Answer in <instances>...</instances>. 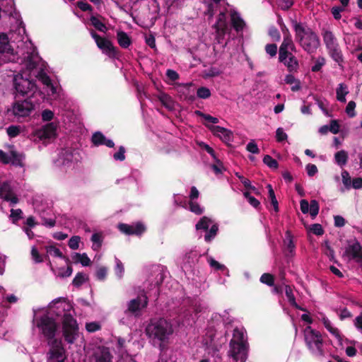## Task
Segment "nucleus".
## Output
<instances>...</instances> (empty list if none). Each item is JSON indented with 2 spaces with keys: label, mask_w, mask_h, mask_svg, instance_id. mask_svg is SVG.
<instances>
[{
  "label": "nucleus",
  "mask_w": 362,
  "mask_h": 362,
  "mask_svg": "<svg viewBox=\"0 0 362 362\" xmlns=\"http://www.w3.org/2000/svg\"><path fill=\"white\" fill-rule=\"evenodd\" d=\"M49 308L50 309L56 308L57 311L53 310L55 315L62 317V332L64 340L68 344H74L78 337L79 329L76 320L70 313L73 309L72 305L67 303L65 298H59L53 300Z\"/></svg>",
  "instance_id": "1"
},
{
  "label": "nucleus",
  "mask_w": 362,
  "mask_h": 362,
  "mask_svg": "<svg viewBox=\"0 0 362 362\" xmlns=\"http://www.w3.org/2000/svg\"><path fill=\"white\" fill-rule=\"evenodd\" d=\"M173 332L172 323L165 318L152 319L146 327V335L153 341L158 342L160 351L166 349Z\"/></svg>",
  "instance_id": "2"
},
{
  "label": "nucleus",
  "mask_w": 362,
  "mask_h": 362,
  "mask_svg": "<svg viewBox=\"0 0 362 362\" xmlns=\"http://www.w3.org/2000/svg\"><path fill=\"white\" fill-rule=\"evenodd\" d=\"M296 40L309 54L315 52L320 45L317 35L310 28H305L300 23L293 21Z\"/></svg>",
  "instance_id": "3"
},
{
  "label": "nucleus",
  "mask_w": 362,
  "mask_h": 362,
  "mask_svg": "<svg viewBox=\"0 0 362 362\" xmlns=\"http://www.w3.org/2000/svg\"><path fill=\"white\" fill-rule=\"evenodd\" d=\"M37 327L47 339H53L58 330V325L55 320L47 315H44L38 319Z\"/></svg>",
  "instance_id": "4"
},
{
  "label": "nucleus",
  "mask_w": 362,
  "mask_h": 362,
  "mask_svg": "<svg viewBox=\"0 0 362 362\" xmlns=\"http://www.w3.org/2000/svg\"><path fill=\"white\" fill-rule=\"evenodd\" d=\"M90 35L95 40L97 47L103 54L107 55L110 58H117L119 51L110 40L101 37L93 30H90Z\"/></svg>",
  "instance_id": "5"
},
{
  "label": "nucleus",
  "mask_w": 362,
  "mask_h": 362,
  "mask_svg": "<svg viewBox=\"0 0 362 362\" xmlns=\"http://www.w3.org/2000/svg\"><path fill=\"white\" fill-rule=\"evenodd\" d=\"M13 113L18 117L29 116L35 109V105L30 98L21 100L16 98L15 103L13 104Z\"/></svg>",
  "instance_id": "6"
},
{
  "label": "nucleus",
  "mask_w": 362,
  "mask_h": 362,
  "mask_svg": "<svg viewBox=\"0 0 362 362\" xmlns=\"http://www.w3.org/2000/svg\"><path fill=\"white\" fill-rule=\"evenodd\" d=\"M228 356L235 362H245L247 359V348L244 341H236L232 339L230 341V350Z\"/></svg>",
  "instance_id": "7"
},
{
  "label": "nucleus",
  "mask_w": 362,
  "mask_h": 362,
  "mask_svg": "<svg viewBox=\"0 0 362 362\" xmlns=\"http://www.w3.org/2000/svg\"><path fill=\"white\" fill-rule=\"evenodd\" d=\"M309 331H306L305 334V340L308 348L313 351V345H315L317 350L322 354L323 350L322 349L323 341L322 335L319 331H316L308 327Z\"/></svg>",
  "instance_id": "8"
},
{
  "label": "nucleus",
  "mask_w": 362,
  "mask_h": 362,
  "mask_svg": "<svg viewBox=\"0 0 362 362\" xmlns=\"http://www.w3.org/2000/svg\"><path fill=\"white\" fill-rule=\"evenodd\" d=\"M148 303V297L146 293L139 294L136 298L131 300L127 304V309L125 313H130L134 316L139 315V311L147 307Z\"/></svg>",
  "instance_id": "9"
},
{
  "label": "nucleus",
  "mask_w": 362,
  "mask_h": 362,
  "mask_svg": "<svg viewBox=\"0 0 362 362\" xmlns=\"http://www.w3.org/2000/svg\"><path fill=\"white\" fill-rule=\"evenodd\" d=\"M14 86L18 93L16 98H18V95L24 96L28 94V92L34 91L36 89V85L33 81L24 79L23 78H21L19 81L15 79Z\"/></svg>",
  "instance_id": "10"
},
{
  "label": "nucleus",
  "mask_w": 362,
  "mask_h": 362,
  "mask_svg": "<svg viewBox=\"0 0 362 362\" xmlns=\"http://www.w3.org/2000/svg\"><path fill=\"white\" fill-rule=\"evenodd\" d=\"M118 228L122 233L129 235H141L146 230L145 226L141 222H137L136 223L132 225L119 223L118 225Z\"/></svg>",
  "instance_id": "11"
},
{
  "label": "nucleus",
  "mask_w": 362,
  "mask_h": 362,
  "mask_svg": "<svg viewBox=\"0 0 362 362\" xmlns=\"http://www.w3.org/2000/svg\"><path fill=\"white\" fill-rule=\"evenodd\" d=\"M92 358L94 362H112L113 356L108 347L99 346L94 349Z\"/></svg>",
  "instance_id": "12"
},
{
  "label": "nucleus",
  "mask_w": 362,
  "mask_h": 362,
  "mask_svg": "<svg viewBox=\"0 0 362 362\" xmlns=\"http://www.w3.org/2000/svg\"><path fill=\"white\" fill-rule=\"evenodd\" d=\"M0 198L6 202H10L11 205L17 204L19 201L8 182H0Z\"/></svg>",
  "instance_id": "13"
},
{
  "label": "nucleus",
  "mask_w": 362,
  "mask_h": 362,
  "mask_svg": "<svg viewBox=\"0 0 362 362\" xmlns=\"http://www.w3.org/2000/svg\"><path fill=\"white\" fill-rule=\"evenodd\" d=\"M57 125L54 122H49L39 129L37 132L38 138L41 140L54 138L57 136Z\"/></svg>",
  "instance_id": "14"
},
{
  "label": "nucleus",
  "mask_w": 362,
  "mask_h": 362,
  "mask_svg": "<svg viewBox=\"0 0 362 362\" xmlns=\"http://www.w3.org/2000/svg\"><path fill=\"white\" fill-rule=\"evenodd\" d=\"M205 126L207 127L214 135L219 136L225 142H229L233 139L232 132L224 127L207 124H205Z\"/></svg>",
  "instance_id": "15"
},
{
  "label": "nucleus",
  "mask_w": 362,
  "mask_h": 362,
  "mask_svg": "<svg viewBox=\"0 0 362 362\" xmlns=\"http://www.w3.org/2000/svg\"><path fill=\"white\" fill-rule=\"evenodd\" d=\"M291 35L290 33H287L284 36V40L280 45L279 51V60L280 62H284L287 57L289 56L291 52H288L290 48V42L291 40Z\"/></svg>",
  "instance_id": "16"
},
{
  "label": "nucleus",
  "mask_w": 362,
  "mask_h": 362,
  "mask_svg": "<svg viewBox=\"0 0 362 362\" xmlns=\"http://www.w3.org/2000/svg\"><path fill=\"white\" fill-rule=\"evenodd\" d=\"M321 35L327 49L339 45L337 37L332 31L322 28Z\"/></svg>",
  "instance_id": "17"
},
{
  "label": "nucleus",
  "mask_w": 362,
  "mask_h": 362,
  "mask_svg": "<svg viewBox=\"0 0 362 362\" xmlns=\"http://www.w3.org/2000/svg\"><path fill=\"white\" fill-rule=\"evenodd\" d=\"M346 252L349 255H351L353 259H356L358 263L362 262V246L358 241H356L352 245H350L346 248Z\"/></svg>",
  "instance_id": "18"
},
{
  "label": "nucleus",
  "mask_w": 362,
  "mask_h": 362,
  "mask_svg": "<svg viewBox=\"0 0 362 362\" xmlns=\"http://www.w3.org/2000/svg\"><path fill=\"white\" fill-rule=\"evenodd\" d=\"M329 57L341 67L344 62V55L340 45H337L327 49Z\"/></svg>",
  "instance_id": "19"
},
{
  "label": "nucleus",
  "mask_w": 362,
  "mask_h": 362,
  "mask_svg": "<svg viewBox=\"0 0 362 362\" xmlns=\"http://www.w3.org/2000/svg\"><path fill=\"white\" fill-rule=\"evenodd\" d=\"M230 21L232 27L237 32H242L246 24L244 20L240 17L238 12L233 11L230 13Z\"/></svg>",
  "instance_id": "20"
},
{
  "label": "nucleus",
  "mask_w": 362,
  "mask_h": 362,
  "mask_svg": "<svg viewBox=\"0 0 362 362\" xmlns=\"http://www.w3.org/2000/svg\"><path fill=\"white\" fill-rule=\"evenodd\" d=\"M284 246H285V255L286 256H293L296 246L294 245L293 240V236L290 231L287 230L286 232V238L284 240Z\"/></svg>",
  "instance_id": "21"
},
{
  "label": "nucleus",
  "mask_w": 362,
  "mask_h": 362,
  "mask_svg": "<svg viewBox=\"0 0 362 362\" xmlns=\"http://www.w3.org/2000/svg\"><path fill=\"white\" fill-rule=\"evenodd\" d=\"M37 78L45 86L50 89L52 94L57 93V88L53 85L50 77L43 70L38 73Z\"/></svg>",
  "instance_id": "22"
},
{
  "label": "nucleus",
  "mask_w": 362,
  "mask_h": 362,
  "mask_svg": "<svg viewBox=\"0 0 362 362\" xmlns=\"http://www.w3.org/2000/svg\"><path fill=\"white\" fill-rule=\"evenodd\" d=\"M13 49L9 44L8 37L6 34H0V53L13 54Z\"/></svg>",
  "instance_id": "23"
},
{
  "label": "nucleus",
  "mask_w": 362,
  "mask_h": 362,
  "mask_svg": "<svg viewBox=\"0 0 362 362\" xmlns=\"http://www.w3.org/2000/svg\"><path fill=\"white\" fill-rule=\"evenodd\" d=\"M117 38L118 44L122 48L127 49L132 44L130 37L124 31H118L117 33Z\"/></svg>",
  "instance_id": "24"
},
{
  "label": "nucleus",
  "mask_w": 362,
  "mask_h": 362,
  "mask_svg": "<svg viewBox=\"0 0 362 362\" xmlns=\"http://www.w3.org/2000/svg\"><path fill=\"white\" fill-rule=\"evenodd\" d=\"M71 257L74 263H81L83 267H88L91 264V261L86 253L74 252Z\"/></svg>",
  "instance_id": "25"
},
{
  "label": "nucleus",
  "mask_w": 362,
  "mask_h": 362,
  "mask_svg": "<svg viewBox=\"0 0 362 362\" xmlns=\"http://www.w3.org/2000/svg\"><path fill=\"white\" fill-rule=\"evenodd\" d=\"M11 154V161L12 165L15 166H19V167H23L24 163L23 162V160L24 159L25 156L23 154L17 152L16 151L12 150L10 152Z\"/></svg>",
  "instance_id": "26"
},
{
  "label": "nucleus",
  "mask_w": 362,
  "mask_h": 362,
  "mask_svg": "<svg viewBox=\"0 0 362 362\" xmlns=\"http://www.w3.org/2000/svg\"><path fill=\"white\" fill-rule=\"evenodd\" d=\"M287 58H288V61L286 60L283 63L287 66L288 71H297L299 68V64L296 57L291 53Z\"/></svg>",
  "instance_id": "27"
},
{
  "label": "nucleus",
  "mask_w": 362,
  "mask_h": 362,
  "mask_svg": "<svg viewBox=\"0 0 362 362\" xmlns=\"http://www.w3.org/2000/svg\"><path fill=\"white\" fill-rule=\"evenodd\" d=\"M284 81L286 84L293 85L291 89L293 92L298 91L301 88L300 80L296 78L292 74L286 75Z\"/></svg>",
  "instance_id": "28"
},
{
  "label": "nucleus",
  "mask_w": 362,
  "mask_h": 362,
  "mask_svg": "<svg viewBox=\"0 0 362 362\" xmlns=\"http://www.w3.org/2000/svg\"><path fill=\"white\" fill-rule=\"evenodd\" d=\"M47 253L52 256L57 257L65 260L66 263H69V257L64 256L62 252L54 245H48L45 247Z\"/></svg>",
  "instance_id": "29"
},
{
  "label": "nucleus",
  "mask_w": 362,
  "mask_h": 362,
  "mask_svg": "<svg viewBox=\"0 0 362 362\" xmlns=\"http://www.w3.org/2000/svg\"><path fill=\"white\" fill-rule=\"evenodd\" d=\"M284 286L285 288V294L288 298V301L289 304L293 308H297L298 303L296 301V298L293 294V287L290 285H286V284H285Z\"/></svg>",
  "instance_id": "30"
},
{
  "label": "nucleus",
  "mask_w": 362,
  "mask_h": 362,
  "mask_svg": "<svg viewBox=\"0 0 362 362\" xmlns=\"http://www.w3.org/2000/svg\"><path fill=\"white\" fill-rule=\"evenodd\" d=\"M322 320L323 325L325 327V328L332 335H334L337 339H340L341 338L339 329L337 328H336V327H332L331 322L329 321V320L327 317L324 316L322 317Z\"/></svg>",
  "instance_id": "31"
},
{
  "label": "nucleus",
  "mask_w": 362,
  "mask_h": 362,
  "mask_svg": "<svg viewBox=\"0 0 362 362\" xmlns=\"http://www.w3.org/2000/svg\"><path fill=\"white\" fill-rule=\"evenodd\" d=\"M346 86L344 83H339V86L337 87L336 90L337 93V99L341 102L345 103L346 102V95L348 94V91L346 90Z\"/></svg>",
  "instance_id": "32"
},
{
  "label": "nucleus",
  "mask_w": 362,
  "mask_h": 362,
  "mask_svg": "<svg viewBox=\"0 0 362 362\" xmlns=\"http://www.w3.org/2000/svg\"><path fill=\"white\" fill-rule=\"evenodd\" d=\"M212 221L207 216H203L200 218V220L197 223L195 228L197 230H203L204 231H208L210 223H211Z\"/></svg>",
  "instance_id": "33"
},
{
  "label": "nucleus",
  "mask_w": 362,
  "mask_h": 362,
  "mask_svg": "<svg viewBox=\"0 0 362 362\" xmlns=\"http://www.w3.org/2000/svg\"><path fill=\"white\" fill-rule=\"evenodd\" d=\"M158 100L166 108L172 109L173 107V100L169 95L166 93H161L158 96Z\"/></svg>",
  "instance_id": "34"
},
{
  "label": "nucleus",
  "mask_w": 362,
  "mask_h": 362,
  "mask_svg": "<svg viewBox=\"0 0 362 362\" xmlns=\"http://www.w3.org/2000/svg\"><path fill=\"white\" fill-rule=\"evenodd\" d=\"M267 188L268 189L269 198L270 199L271 204L274 207V209L276 212L279 211V203L276 198L274 191L272 188V186L270 184L267 185Z\"/></svg>",
  "instance_id": "35"
},
{
  "label": "nucleus",
  "mask_w": 362,
  "mask_h": 362,
  "mask_svg": "<svg viewBox=\"0 0 362 362\" xmlns=\"http://www.w3.org/2000/svg\"><path fill=\"white\" fill-rule=\"evenodd\" d=\"M218 230V226L216 223L212 225L210 229L206 231V234L204 235V240L206 243H210L216 236Z\"/></svg>",
  "instance_id": "36"
},
{
  "label": "nucleus",
  "mask_w": 362,
  "mask_h": 362,
  "mask_svg": "<svg viewBox=\"0 0 362 362\" xmlns=\"http://www.w3.org/2000/svg\"><path fill=\"white\" fill-rule=\"evenodd\" d=\"M335 160L338 165L342 166L347 163L348 155L345 151H339L334 155Z\"/></svg>",
  "instance_id": "37"
},
{
  "label": "nucleus",
  "mask_w": 362,
  "mask_h": 362,
  "mask_svg": "<svg viewBox=\"0 0 362 362\" xmlns=\"http://www.w3.org/2000/svg\"><path fill=\"white\" fill-rule=\"evenodd\" d=\"M64 348L51 349L48 359H65V357H64Z\"/></svg>",
  "instance_id": "38"
},
{
  "label": "nucleus",
  "mask_w": 362,
  "mask_h": 362,
  "mask_svg": "<svg viewBox=\"0 0 362 362\" xmlns=\"http://www.w3.org/2000/svg\"><path fill=\"white\" fill-rule=\"evenodd\" d=\"M105 139L106 137L103 133L100 132H96L93 134L91 141L95 146H98L103 145Z\"/></svg>",
  "instance_id": "39"
},
{
  "label": "nucleus",
  "mask_w": 362,
  "mask_h": 362,
  "mask_svg": "<svg viewBox=\"0 0 362 362\" xmlns=\"http://www.w3.org/2000/svg\"><path fill=\"white\" fill-rule=\"evenodd\" d=\"M91 24L94 28L100 32L105 33L107 30L106 25L100 21L97 17L92 16L90 18Z\"/></svg>",
  "instance_id": "40"
},
{
  "label": "nucleus",
  "mask_w": 362,
  "mask_h": 362,
  "mask_svg": "<svg viewBox=\"0 0 362 362\" xmlns=\"http://www.w3.org/2000/svg\"><path fill=\"white\" fill-rule=\"evenodd\" d=\"M259 281L264 284L272 286H274L275 278L274 276L270 273H264L260 276Z\"/></svg>",
  "instance_id": "41"
},
{
  "label": "nucleus",
  "mask_w": 362,
  "mask_h": 362,
  "mask_svg": "<svg viewBox=\"0 0 362 362\" xmlns=\"http://www.w3.org/2000/svg\"><path fill=\"white\" fill-rule=\"evenodd\" d=\"M67 264L66 269H64V267H61L59 269L57 276L64 278V277H68L70 276L72 274L73 269L71 265V262L69 261V263Z\"/></svg>",
  "instance_id": "42"
},
{
  "label": "nucleus",
  "mask_w": 362,
  "mask_h": 362,
  "mask_svg": "<svg viewBox=\"0 0 362 362\" xmlns=\"http://www.w3.org/2000/svg\"><path fill=\"white\" fill-rule=\"evenodd\" d=\"M10 218L12 223L16 224L19 220L23 218V211L21 209L11 210Z\"/></svg>",
  "instance_id": "43"
},
{
  "label": "nucleus",
  "mask_w": 362,
  "mask_h": 362,
  "mask_svg": "<svg viewBox=\"0 0 362 362\" xmlns=\"http://www.w3.org/2000/svg\"><path fill=\"white\" fill-rule=\"evenodd\" d=\"M263 163L267 165L269 168L272 169H277L279 164L276 160L274 159L269 155H265L263 158Z\"/></svg>",
  "instance_id": "44"
},
{
  "label": "nucleus",
  "mask_w": 362,
  "mask_h": 362,
  "mask_svg": "<svg viewBox=\"0 0 362 362\" xmlns=\"http://www.w3.org/2000/svg\"><path fill=\"white\" fill-rule=\"evenodd\" d=\"M37 66V63L33 59V56L30 54L25 58V66L28 71L35 69Z\"/></svg>",
  "instance_id": "45"
},
{
  "label": "nucleus",
  "mask_w": 362,
  "mask_h": 362,
  "mask_svg": "<svg viewBox=\"0 0 362 362\" xmlns=\"http://www.w3.org/2000/svg\"><path fill=\"white\" fill-rule=\"evenodd\" d=\"M194 114L199 117H203L206 121L209 122L212 124L218 123L219 120L217 117H212L210 115L205 114L200 110H196Z\"/></svg>",
  "instance_id": "46"
},
{
  "label": "nucleus",
  "mask_w": 362,
  "mask_h": 362,
  "mask_svg": "<svg viewBox=\"0 0 362 362\" xmlns=\"http://www.w3.org/2000/svg\"><path fill=\"white\" fill-rule=\"evenodd\" d=\"M319 204L317 200L312 199L310 202L309 212L311 217L315 218L319 213Z\"/></svg>",
  "instance_id": "47"
},
{
  "label": "nucleus",
  "mask_w": 362,
  "mask_h": 362,
  "mask_svg": "<svg viewBox=\"0 0 362 362\" xmlns=\"http://www.w3.org/2000/svg\"><path fill=\"white\" fill-rule=\"evenodd\" d=\"M85 281V275L82 272H78L72 281V284L76 287H80Z\"/></svg>",
  "instance_id": "48"
},
{
  "label": "nucleus",
  "mask_w": 362,
  "mask_h": 362,
  "mask_svg": "<svg viewBox=\"0 0 362 362\" xmlns=\"http://www.w3.org/2000/svg\"><path fill=\"white\" fill-rule=\"evenodd\" d=\"M197 97L202 99H206L211 96V91L206 87H200L197 90Z\"/></svg>",
  "instance_id": "49"
},
{
  "label": "nucleus",
  "mask_w": 362,
  "mask_h": 362,
  "mask_svg": "<svg viewBox=\"0 0 362 362\" xmlns=\"http://www.w3.org/2000/svg\"><path fill=\"white\" fill-rule=\"evenodd\" d=\"M355 107L356 103L354 101L351 100L348 103L345 112L349 117H354L356 116Z\"/></svg>",
  "instance_id": "50"
},
{
  "label": "nucleus",
  "mask_w": 362,
  "mask_h": 362,
  "mask_svg": "<svg viewBox=\"0 0 362 362\" xmlns=\"http://www.w3.org/2000/svg\"><path fill=\"white\" fill-rule=\"evenodd\" d=\"M6 132L9 137L14 138L20 134L21 129L18 126L11 125L6 129Z\"/></svg>",
  "instance_id": "51"
},
{
  "label": "nucleus",
  "mask_w": 362,
  "mask_h": 362,
  "mask_svg": "<svg viewBox=\"0 0 362 362\" xmlns=\"http://www.w3.org/2000/svg\"><path fill=\"white\" fill-rule=\"evenodd\" d=\"M235 175L239 178L240 182H242V184L244 185V187L246 189H252L253 191L256 190L255 187L251 185V182L250 181V180H248L247 178L245 177L243 175H239L238 173H236Z\"/></svg>",
  "instance_id": "52"
},
{
  "label": "nucleus",
  "mask_w": 362,
  "mask_h": 362,
  "mask_svg": "<svg viewBox=\"0 0 362 362\" xmlns=\"http://www.w3.org/2000/svg\"><path fill=\"white\" fill-rule=\"evenodd\" d=\"M265 51L271 57H274L277 54V45L274 43L267 44L265 46Z\"/></svg>",
  "instance_id": "53"
},
{
  "label": "nucleus",
  "mask_w": 362,
  "mask_h": 362,
  "mask_svg": "<svg viewBox=\"0 0 362 362\" xmlns=\"http://www.w3.org/2000/svg\"><path fill=\"white\" fill-rule=\"evenodd\" d=\"M125 148L123 146H120L119 147V150L117 152H116L115 153H114L113 155V158L115 160H119V161H123L125 160Z\"/></svg>",
  "instance_id": "54"
},
{
  "label": "nucleus",
  "mask_w": 362,
  "mask_h": 362,
  "mask_svg": "<svg viewBox=\"0 0 362 362\" xmlns=\"http://www.w3.org/2000/svg\"><path fill=\"white\" fill-rule=\"evenodd\" d=\"M189 209L197 215H200L203 213V209L201 208L197 202L193 201L189 202Z\"/></svg>",
  "instance_id": "55"
},
{
  "label": "nucleus",
  "mask_w": 362,
  "mask_h": 362,
  "mask_svg": "<svg viewBox=\"0 0 362 362\" xmlns=\"http://www.w3.org/2000/svg\"><path fill=\"white\" fill-rule=\"evenodd\" d=\"M79 236H73L71 237L68 243L69 247L72 250H77L79 247V242H80Z\"/></svg>",
  "instance_id": "56"
},
{
  "label": "nucleus",
  "mask_w": 362,
  "mask_h": 362,
  "mask_svg": "<svg viewBox=\"0 0 362 362\" xmlns=\"http://www.w3.org/2000/svg\"><path fill=\"white\" fill-rule=\"evenodd\" d=\"M107 270L105 267H101L97 269L95 272V276L98 280L103 281L105 279L107 276Z\"/></svg>",
  "instance_id": "57"
},
{
  "label": "nucleus",
  "mask_w": 362,
  "mask_h": 362,
  "mask_svg": "<svg viewBox=\"0 0 362 362\" xmlns=\"http://www.w3.org/2000/svg\"><path fill=\"white\" fill-rule=\"evenodd\" d=\"M276 138L278 142L286 141L288 138L287 134L284 132L283 128L279 127L276 131Z\"/></svg>",
  "instance_id": "58"
},
{
  "label": "nucleus",
  "mask_w": 362,
  "mask_h": 362,
  "mask_svg": "<svg viewBox=\"0 0 362 362\" xmlns=\"http://www.w3.org/2000/svg\"><path fill=\"white\" fill-rule=\"evenodd\" d=\"M100 328V325L96 322H88L86 325V329L88 332H95Z\"/></svg>",
  "instance_id": "59"
},
{
  "label": "nucleus",
  "mask_w": 362,
  "mask_h": 362,
  "mask_svg": "<svg viewBox=\"0 0 362 362\" xmlns=\"http://www.w3.org/2000/svg\"><path fill=\"white\" fill-rule=\"evenodd\" d=\"M62 156L64 161L71 162L74 158V153L71 149H64Z\"/></svg>",
  "instance_id": "60"
},
{
  "label": "nucleus",
  "mask_w": 362,
  "mask_h": 362,
  "mask_svg": "<svg viewBox=\"0 0 362 362\" xmlns=\"http://www.w3.org/2000/svg\"><path fill=\"white\" fill-rule=\"evenodd\" d=\"M208 262L211 267L215 268L216 270L223 271L226 268L223 264H220L211 257L208 259Z\"/></svg>",
  "instance_id": "61"
},
{
  "label": "nucleus",
  "mask_w": 362,
  "mask_h": 362,
  "mask_svg": "<svg viewBox=\"0 0 362 362\" xmlns=\"http://www.w3.org/2000/svg\"><path fill=\"white\" fill-rule=\"evenodd\" d=\"M341 177H342V182H343V184L344 185V186L346 188H349L351 187V180L349 173L346 170L343 171L341 173Z\"/></svg>",
  "instance_id": "62"
},
{
  "label": "nucleus",
  "mask_w": 362,
  "mask_h": 362,
  "mask_svg": "<svg viewBox=\"0 0 362 362\" xmlns=\"http://www.w3.org/2000/svg\"><path fill=\"white\" fill-rule=\"evenodd\" d=\"M54 117V112L49 110L46 109L42 112V119L45 122L51 121Z\"/></svg>",
  "instance_id": "63"
},
{
  "label": "nucleus",
  "mask_w": 362,
  "mask_h": 362,
  "mask_svg": "<svg viewBox=\"0 0 362 362\" xmlns=\"http://www.w3.org/2000/svg\"><path fill=\"white\" fill-rule=\"evenodd\" d=\"M246 149L252 153L257 154L259 153V149L254 141H251L247 144Z\"/></svg>",
  "instance_id": "64"
}]
</instances>
